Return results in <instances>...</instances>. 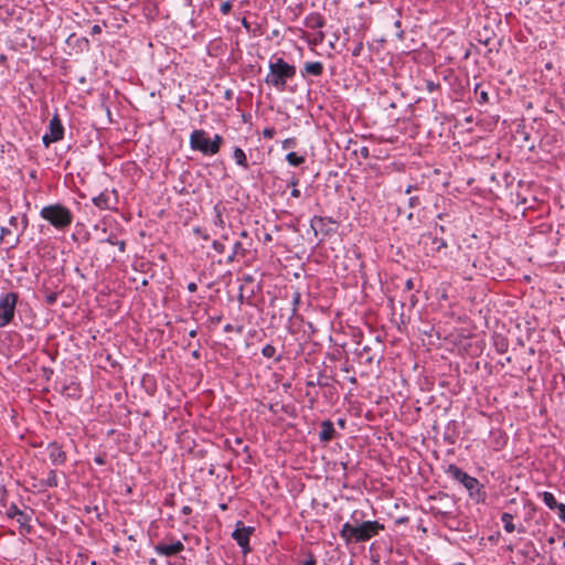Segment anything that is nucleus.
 <instances>
[{
	"label": "nucleus",
	"instance_id": "1",
	"mask_svg": "<svg viewBox=\"0 0 565 565\" xmlns=\"http://www.w3.org/2000/svg\"><path fill=\"white\" fill-rule=\"evenodd\" d=\"M297 68L295 65L289 64L282 57L273 55L269 65L268 73L265 77V83L269 87L276 88L278 92H284L287 88V82L296 76Z\"/></svg>",
	"mask_w": 565,
	"mask_h": 565
},
{
	"label": "nucleus",
	"instance_id": "2",
	"mask_svg": "<svg viewBox=\"0 0 565 565\" xmlns=\"http://www.w3.org/2000/svg\"><path fill=\"white\" fill-rule=\"evenodd\" d=\"M382 530H384V525L377 521H364L356 525L347 522L340 530V536L347 544L362 543L376 536Z\"/></svg>",
	"mask_w": 565,
	"mask_h": 565
},
{
	"label": "nucleus",
	"instance_id": "3",
	"mask_svg": "<svg viewBox=\"0 0 565 565\" xmlns=\"http://www.w3.org/2000/svg\"><path fill=\"white\" fill-rule=\"evenodd\" d=\"M445 471L450 478L461 483L468 490L472 500L477 503L486 502L487 492L484 490V486L477 478L468 475L455 463L448 465Z\"/></svg>",
	"mask_w": 565,
	"mask_h": 565
},
{
	"label": "nucleus",
	"instance_id": "4",
	"mask_svg": "<svg viewBox=\"0 0 565 565\" xmlns=\"http://www.w3.org/2000/svg\"><path fill=\"white\" fill-rule=\"evenodd\" d=\"M223 142L224 138L221 135L215 134L213 138H210L204 129H194L189 139L190 148L206 157L218 153Z\"/></svg>",
	"mask_w": 565,
	"mask_h": 565
},
{
	"label": "nucleus",
	"instance_id": "5",
	"mask_svg": "<svg viewBox=\"0 0 565 565\" xmlns=\"http://www.w3.org/2000/svg\"><path fill=\"white\" fill-rule=\"evenodd\" d=\"M40 216L61 232L67 231L74 220L72 211L61 203L43 206L40 211Z\"/></svg>",
	"mask_w": 565,
	"mask_h": 565
},
{
	"label": "nucleus",
	"instance_id": "6",
	"mask_svg": "<svg viewBox=\"0 0 565 565\" xmlns=\"http://www.w3.org/2000/svg\"><path fill=\"white\" fill-rule=\"evenodd\" d=\"M29 227V217L25 213L12 215L9 218V227L0 228V243L9 245V248H15L21 243V237Z\"/></svg>",
	"mask_w": 565,
	"mask_h": 565
},
{
	"label": "nucleus",
	"instance_id": "7",
	"mask_svg": "<svg viewBox=\"0 0 565 565\" xmlns=\"http://www.w3.org/2000/svg\"><path fill=\"white\" fill-rule=\"evenodd\" d=\"M18 301L19 294L14 291L0 296V328L8 326L13 320Z\"/></svg>",
	"mask_w": 565,
	"mask_h": 565
},
{
	"label": "nucleus",
	"instance_id": "8",
	"mask_svg": "<svg viewBox=\"0 0 565 565\" xmlns=\"http://www.w3.org/2000/svg\"><path fill=\"white\" fill-rule=\"evenodd\" d=\"M254 532L255 527L245 525L243 521H237L235 523V529L232 533V539L241 547L242 553L244 555L248 554L252 551L249 545V539L254 534Z\"/></svg>",
	"mask_w": 565,
	"mask_h": 565
},
{
	"label": "nucleus",
	"instance_id": "9",
	"mask_svg": "<svg viewBox=\"0 0 565 565\" xmlns=\"http://www.w3.org/2000/svg\"><path fill=\"white\" fill-rule=\"evenodd\" d=\"M64 131L60 115L55 113L49 122V132L42 137L43 145L47 148L51 143L61 141L64 138Z\"/></svg>",
	"mask_w": 565,
	"mask_h": 565
},
{
	"label": "nucleus",
	"instance_id": "10",
	"mask_svg": "<svg viewBox=\"0 0 565 565\" xmlns=\"http://www.w3.org/2000/svg\"><path fill=\"white\" fill-rule=\"evenodd\" d=\"M337 224V222L332 217H323L315 215L310 220V227L312 228L315 235L317 236L319 233L323 236H330L335 232L331 225Z\"/></svg>",
	"mask_w": 565,
	"mask_h": 565
},
{
	"label": "nucleus",
	"instance_id": "11",
	"mask_svg": "<svg viewBox=\"0 0 565 565\" xmlns=\"http://www.w3.org/2000/svg\"><path fill=\"white\" fill-rule=\"evenodd\" d=\"M49 458L54 466H62L66 462L67 456L57 441L47 445Z\"/></svg>",
	"mask_w": 565,
	"mask_h": 565
},
{
	"label": "nucleus",
	"instance_id": "12",
	"mask_svg": "<svg viewBox=\"0 0 565 565\" xmlns=\"http://www.w3.org/2000/svg\"><path fill=\"white\" fill-rule=\"evenodd\" d=\"M334 383H338V381L334 377L327 375L324 372H320L317 376V384L326 390V397L332 398L333 395H337Z\"/></svg>",
	"mask_w": 565,
	"mask_h": 565
},
{
	"label": "nucleus",
	"instance_id": "13",
	"mask_svg": "<svg viewBox=\"0 0 565 565\" xmlns=\"http://www.w3.org/2000/svg\"><path fill=\"white\" fill-rule=\"evenodd\" d=\"M34 514L33 509L21 510L19 514L15 516L18 523L20 524V533L23 535L30 534L33 531L31 525L32 515Z\"/></svg>",
	"mask_w": 565,
	"mask_h": 565
},
{
	"label": "nucleus",
	"instance_id": "14",
	"mask_svg": "<svg viewBox=\"0 0 565 565\" xmlns=\"http://www.w3.org/2000/svg\"><path fill=\"white\" fill-rule=\"evenodd\" d=\"M323 64L319 61H315L306 62L300 73L303 78H307V76L320 77L323 74Z\"/></svg>",
	"mask_w": 565,
	"mask_h": 565
},
{
	"label": "nucleus",
	"instance_id": "15",
	"mask_svg": "<svg viewBox=\"0 0 565 565\" xmlns=\"http://www.w3.org/2000/svg\"><path fill=\"white\" fill-rule=\"evenodd\" d=\"M319 440L321 443H329L335 437L334 425L330 419L322 420L320 424Z\"/></svg>",
	"mask_w": 565,
	"mask_h": 565
},
{
	"label": "nucleus",
	"instance_id": "16",
	"mask_svg": "<svg viewBox=\"0 0 565 565\" xmlns=\"http://www.w3.org/2000/svg\"><path fill=\"white\" fill-rule=\"evenodd\" d=\"M422 238L425 245H428V242L430 243V252L433 254L439 253L443 248L447 247V243L444 238L433 235L431 233L424 234Z\"/></svg>",
	"mask_w": 565,
	"mask_h": 565
},
{
	"label": "nucleus",
	"instance_id": "17",
	"mask_svg": "<svg viewBox=\"0 0 565 565\" xmlns=\"http://www.w3.org/2000/svg\"><path fill=\"white\" fill-rule=\"evenodd\" d=\"M303 24L308 29L317 30L324 26L326 20L321 13L311 12L305 18Z\"/></svg>",
	"mask_w": 565,
	"mask_h": 565
},
{
	"label": "nucleus",
	"instance_id": "18",
	"mask_svg": "<svg viewBox=\"0 0 565 565\" xmlns=\"http://www.w3.org/2000/svg\"><path fill=\"white\" fill-rule=\"evenodd\" d=\"M360 363L364 365H372L374 362L380 363L381 358L376 356L375 353L372 352V349L369 345H364L361 350L356 352Z\"/></svg>",
	"mask_w": 565,
	"mask_h": 565
},
{
	"label": "nucleus",
	"instance_id": "19",
	"mask_svg": "<svg viewBox=\"0 0 565 565\" xmlns=\"http://www.w3.org/2000/svg\"><path fill=\"white\" fill-rule=\"evenodd\" d=\"M61 393L72 399H79L82 396L79 383L74 381L63 385Z\"/></svg>",
	"mask_w": 565,
	"mask_h": 565
},
{
	"label": "nucleus",
	"instance_id": "20",
	"mask_svg": "<svg viewBox=\"0 0 565 565\" xmlns=\"http://www.w3.org/2000/svg\"><path fill=\"white\" fill-rule=\"evenodd\" d=\"M92 201L99 210H110L113 207L110 203V194L107 190L93 198Z\"/></svg>",
	"mask_w": 565,
	"mask_h": 565
},
{
	"label": "nucleus",
	"instance_id": "21",
	"mask_svg": "<svg viewBox=\"0 0 565 565\" xmlns=\"http://www.w3.org/2000/svg\"><path fill=\"white\" fill-rule=\"evenodd\" d=\"M225 212L224 205L220 202L213 206V224L218 228L225 227V220L223 213Z\"/></svg>",
	"mask_w": 565,
	"mask_h": 565
},
{
	"label": "nucleus",
	"instance_id": "22",
	"mask_svg": "<svg viewBox=\"0 0 565 565\" xmlns=\"http://www.w3.org/2000/svg\"><path fill=\"white\" fill-rule=\"evenodd\" d=\"M457 438H458L457 425H456V422L452 420L446 427V430L444 433V440L448 445H455L457 443Z\"/></svg>",
	"mask_w": 565,
	"mask_h": 565
},
{
	"label": "nucleus",
	"instance_id": "23",
	"mask_svg": "<svg viewBox=\"0 0 565 565\" xmlns=\"http://www.w3.org/2000/svg\"><path fill=\"white\" fill-rule=\"evenodd\" d=\"M233 159L235 160V162L239 167H242L244 169H248L249 168L246 153L244 152V150L242 148H239V147H235L234 148V150H233Z\"/></svg>",
	"mask_w": 565,
	"mask_h": 565
},
{
	"label": "nucleus",
	"instance_id": "24",
	"mask_svg": "<svg viewBox=\"0 0 565 565\" xmlns=\"http://www.w3.org/2000/svg\"><path fill=\"white\" fill-rule=\"evenodd\" d=\"M153 548H154V552L161 556L171 557V556L177 555L173 551V546L171 543L166 544V543L160 542V543L156 544Z\"/></svg>",
	"mask_w": 565,
	"mask_h": 565
},
{
	"label": "nucleus",
	"instance_id": "25",
	"mask_svg": "<svg viewBox=\"0 0 565 565\" xmlns=\"http://www.w3.org/2000/svg\"><path fill=\"white\" fill-rule=\"evenodd\" d=\"M501 522L503 523V529L508 533H512L516 530V525L513 523V515L509 512H503L501 514Z\"/></svg>",
	"mask_w": 565,
	"mask_h": 565
},
{
	"label": "nucleus",
	"instance_id": "26",
	"mask_svg": "<svg viewBox=\"0 0 565 565\" xmlns=\"http://www.w3.org/2000/svg\"><path fill=\"white\" fill-rule=\"evenodd\" d=\"M539 497L542 499V501L550 510H555V507H557L558 504L557 500L555 499L552 492L543 491L539 493Z\"/></svg>",
	"mask_w": 565,
	"mask_h": 565
},
{
	"label": "nucleus",
	"instance_id": "27",
	"mask_svg": "<svg viewBox=\"0 0 565 565\" xmlns=\"http://www.w3.org/2000/svg\"><path fill=\"white\" fill-rule=\"evenodd\" d=\"M494 348L498 353H500V354L505 353L509 349L508 339L502 335L495 337L494 338Z\"/></svg>",
	"mask_w": 565,
	"mask_h": 565
},
{
	"label": "nucleus",
	"instance_id": "28",
	"mask_svg": "<svg viewBox=\"0 0 565 565\" xmlns=\"http://www.w3.org/2000/svg\"><path fill=\"white\" fill-rule=\"evenodd\" d=\"M250 243L249 244H244L243 242L241 241H237L234 243L233 245V250L239 255L241 258H244L247 256V254L249 253V247H250Z\"/></svg>",
	"mask_w": 565,
	"mask_h": 565
},
{
	"label": "nucleus",
	"instance_id": "29",
	"mask_svg": "<svg viewBox=\"0 0 565 565\" xmlns=\"http://www.w3.org/2000/svg\"><path fill=\"white\" fill-rule=\"evenodd\" d=\"M286 161L292 167H298L306 161V158L303 156L298 154L297 152L291 151L287 153Z\"/></svg>",
	"mask_w": 565,
	"mask_h": 565
},
{
	"label": "nucleus",
	"instance_id": "30",
	"mask_svg": "<svg viewBox=\"0 0 565 565\" xmlns=\"http://www.w3.org/2000/svg\"><path fill=\"white\" fill-rule=\"evenodd\" d=\"M262 354L264 358H267V359H275V362H280L281 361V355H277L276 356V348L271 344H266L263 349H262Z\"/></svg>",
	"mask_w": 565,
	"mask_h": 565
},
{
	"label": "nucleus",
	"instance_id": "31",
	"mask_svg": "<svg viewBox=\"0 0 565 565\" xmlns=\"http://www.w3.org/2000/svg\"><path fill=\"white\" fill-rule=\"evenodd\" d=\"M475 94L478 95V103L479 104H487L489 103V94L487 90L482 89V85L480 83L475 85Z\"/></svg>",
	"mask_w": 565,
	"mask_h": 565
},
{
	"label": "nucleus",
	"instance_id": "32",
	"mask_svg": "<svg viewBox=\"0 0 565 565\" xmlns=\"http://www.w3.org/2000/svg\"><path fill=\"white\" fill-rule=\"evenodd\" d=\"M103 242H106V243H108V244H110V245H116V246H118V248H119V250H120L121 253H124V252L126 250V242H125V241H119V239L117 238L116 234H114V233H110V234L108 235V237H107V238H105Z\"/></svg>",
	"mask_w": 565,
	"mask_h": 565
},
{
	"label": "nucleus",
	"instance_id": "33",
	"mask_svg": "<svg viewBox=\"0 0 565 565\" xmlns=\"http://www.w3.org/2000/svg\"><path fill=\"white\" fill-rule=\"evenodd\" d=\"M3 507L6 508V515L9 519H14L21 511L15 503H11L9 505L3 504Z\"/></svg>",
	"mask_w": 565,
	"mask_h": 565
},
{
	"label": "nucleus",
	"instance_id": "34",
	"mask_svg": "<svg viewBox=\"0 0 565 565\" xmlns=\"http://www.w3.org/2000/svg\"><path fill=\"white\" fill-rule=\"evenodd\" d=\"M297 565H317V558L312 552L308 551L306 553V559L299 561Z\"/></svg>",
	"mask_w": 565,
	"mask_h": 565
},
{
	"label": "nucleus",
	"instance_id": "35",
	"mask_svg": "<svg viewBox=\"0 0 565 565\" xmlns=\"http://www.w3.org/2000/svg\"><path fill=\"white\" fill-rule=\"evenodd\" d=\"M300 300H301V294L296 290L292 292V297H291V302H292V316L296 315L297 310H298V306L300 303Z\"/></svg>",
	"mask_w": 565,
	"mask_h": 565
},
{
	"label": "nucleus",
	"instance_id": "36",
	"mask_svg": "<svg viewBox=\"0 0 565 565\" xmlns=\"http://www.w3.org/2000/svg\"><path fill=\"white\" fill-rule=\"evenodd\" d=\"M425 88L429 93L439 92L440 90V84L436 83V82H434L431 79H425Z\"/></svg>",
	"mask_w": 565,
	"mask_h": 565
},
{
	"label": "nucleus",
	"instance_id": "37",
	"mask_svg": "<svg viewBox=\"0 0 565 565\" xmlns=\"http://www.w3.org/2000/svg\"><path fill=\"white\" fill-rule=\"evenodd\" d=\"M45 484L51 488L57 487V477L55 470H51L49 472V477L45 481Z\"/></svg>",
	"mask_w": 565,
	"mask_h": 565
},
{
	"label": "nucleus",
	"instance_id": "38",
	"mask_svg": "<svg viewBox=\"0 0 565 565\" xmlns=\"http://www.w3.org/2000/svg\"><path fill=\"white\" fill-rule=\"evenodd\" d=\"M422 204L419 195H413L408 199L407 205L409 209H415Z\"/></svg>",
	"mask_w": 565,
	"mask_h": 565
},
{
	"label": "nucleus",
	"instance_id": "39",
	"mask_svg": "<svg viewBox=\"0 0 565 565\" xmlns=\"http://www.w3.org/2000/svg\"><path fill=\"white\" fill-rule=\"evenodd\" d=\"M212 248L218 254H223L225 252V245L218 239H214L212 242Z\"/></svg>",
	"mask_w": 565,
	"mask_h": 565
},
{
	"label": "nucleus",
	"instance_id": "40",
	"mask_svg": "<svg viewBox=\"0 0 565 565\" xmlns=\"http://www.w3.org/2000/svg\"><path fill=\"white\" fill-rule=\"evenodd\" d=\"M57 292H49L45 295V303L49 306H53L57 300Z\"/></svg>",
	"mask_w": 565,
	"mask_h": 565
},
{
	"label": "nucleus",
	"instance_id": "41",
	"mask_svg": "<svg viewBox=\"0 0 565 565\" xmlns=\"http://www.w3.org/2000/svg\"><path fill=\"white\" fill-rule=\"evenodd\" d=\"M233 4L231 1H225L221 4L220 11L222 14L227 15L232 11Z\"/></svg>",
	"mask_w": 565,
	"mask_h": 565
},
{
	"label": "nucleus",
	"instance_id": "42",
	"mask_svg": "<svg viewBox=\"0 0 565 565\" xmlns=\"http://www.w3.org/2000/svg\"><path fill=\"white\" fill-rule=\"evenodd\" d=\"M444 81H447L449 82L450 84H452V81L454 82H457L458 81V77L455 76L454 74V71L452 70H447L444 74Z\"/></svg>",
	"mask_w": 565,
	"mask_h": 565
},
{
	"label": "nucleus",
	"instance_id": "43",
	"mask_svg": "<svg viewBox=\"0 0 565 565\" xmlns=\"http://www.w3.org/2000/svg\"><path fill=\"white\" fill-rule=\"evenodd\" d=\"M394 26L396 29V36L399 39V40H403L404 39V31L402 29V22L399 19H397L395 22H394Z\"/></svg>",
	"mask_w": 565,
	"mask_h": 565
},
{
	"label": "nucleus",
	"instance_id": "44",
	"mask_svg": "<svg viewBox=\"0 0 565 565\" xmlns=\"http://www.w3.org/2000/svg\"><path fill=\"white\" fill-rule=\"evenodd\" d=\"M555 510L557 511L558 518L561 521L565 523V504L558 503L557 507H555Z\"/></svg>",
	"mask_w": 565,
	"mask_h": 565
},
{
	"label": "nucleus",
	"instance_id": "45",
	"mask_svg": "<svg viewBox=\"0 0 565 565\" xmlns=\"http://www.w3.org/2000/svg\"><path fill=\"white\" fill-rule=\"evenodd\" d=\"M529 547H531V548H532L533 556H530V551H529V550H525V551L523 552V554H524L525 556L530 557L532 561H534V557L539 556L540 554H539V552L536 551V548L534 547V545H533V543H532V542H530V543H529Z\"/></svg>",
	"mask_w": 565,
	"mask_h": 565
},
{
	"label": "nucleus",
	"instance_id": "46",
	"mask_svg": "<svg viewBox=\"0 0 565 565\" xmlns=\"http://www.w3.org/2000/svg\"><path fill=\"white\" fill-rule=\"evenodd\" d=\"M171 544L173 546V551H174L175 554H179V553H181L184 550L183 543L181 541H179V540L172 542Z\"/></svg>",
	"mask_w": 565,
	"mask_h": 565
},
{
	"label": "nucleus",
	"instance_id": "47",
	"mask_svg": "<svg viewBox=\"0 0 565 565\" xmlns=\"http://www.w3.org/2000/svg\"><path fill=\"white\" fill-rule=\"evenodd\" d=\"M362 50H363V43L361 41H359L355 44L354 49L352 50V55L353 56H360Z\"/></svg>",
	"mask_w": 565,
	"mask_h": 565
},
{
	"label": "nucleus",
	"instance_id": "48",
	"mask_svg": "<svg viewBox=\"0 0 565 565\" xmlns=\"http://www.w3.org/2000/svg\"><path fill=\"white\" fill-rule=\"evenodd\" d=\"M296 146V139L295 138H288L282 141V148L288 149Z\"/></svg>",
	"mask_w": 565,
	"mask_h": 565
},
{
	"label": "nucleus",
	"instance_id": "49",
	"mask_svg": "<svg viewBox=\"0 0 565 565\" xmlns=\"http://www.w3.org/2000/svg\"><path fill=\"white\" fill-rule=\"evenodd\" d=\"M194 233L198 234L203 241L210 239V235L205 231H202L200 227L194 228Z\"/></svg>",
	"mask_w": 565,
	"mask_h": 565
},
{
	"label": "nucleus",
	"instance_id": "50",
	"mask_svg": "<svg viewBox=\"0 0 565 565\" xmlns=\"http://www.w3.org/2000/svg\"><path fill=\"white\" fill-rule=\"evenodd\" d=\"M275 132H276V131H275V129H274V128H265V129L263 130V136H264L265 138L271 139V138L275 136Z\"/></svg>",
	"mask_w": 565,
	"mask_h": 565
},
{
	"label": "nucleus",
	"instance_id": "51",
	"mask_svg": "<svg viewBox=\"0 0 565 565\" xmlns=\"http://www.w3.org/2000/svg\"><path fill=\"white\" fill-rule=\"evenodd\" d=\"M237 258H239V255H237L233 249H232V253L227 255L226 257V263L227 264H232L234 263Z\"/></svg>",
	"mask_w": 565,
	"mask_h": 565
},
{
	"label": "nucleus",
	"instance_id": "52",
	"mask_svg": "<svg viewBox=\"0 0 565 565\" xmlns=\"http://www.w3.org/2000/svg\"><path fill=\"white\" fill-rule=\"evenodd\" d=\"M94 461L97 465L103 466V465L106 463V456L105 455H97V456H95Z\"/></svg>",
	"mask_w": 565,
	"mask_h": 565
},
{
	"label": "nucleus",
	"instance_id": "53",
	"mask_svg": "<svg viewBox=\"0 0 565 565\" xmlns=\"http://www.w3.org/2000/svg\"><path fill=\"white\" fill-rule=\"evenodd\" d=\"M42 372H43V375L45 376L46 380H50L51 376L53 375V369L51 367H46V366H43L42 367Z\"/></svg>",
	"mask_w": 565,
	"mask_h": 565
},
{
	"label": "nucleus",
	"instance_id": "54",
	"mask_svg": "<svg viewBox=\"0 0 565 565\" xmlns=\"http://www.w3.org/2000/svg\"><path fill=\"white\" fill-rule=\"evenodd\" d=\"M298 183H299V178L294 174L290 178V180L288 181V186H291L294 189V188H297Z\"/></svg>",
	"mask_w": 565,
	"mask_h": 565
},
{
	"label": "nucleus",
	"instance_id": "55",
	"mask_svg": "<svg viewBox=\"0 0 565 565\" xmlns=\"http://www.w3.org/2000/svg\"><path fill=\"white\" fill-rule=\"evenodd\" d=\"M414 281L412 278H408L406 281H405V291H411L414 289Z\"/></svg>",
	"mask_w": 565,
	"mask_h": 565
},
{
	"label": "nucleus",
	"instance_id": "56",
	"mask_svg": "<svg viewBox=\"0 0 565 565\" xmlns=\"http://www.w3.org/2000/svg\"><path fill=\"white\" fill-rule=\"evenodd\" d=\"M186 288H188V290H189L190 292H195V291L198 290V285H196V282L191 281V282H189V284H188V287H186Z\"/></svg>",
	"mask_w": 565,
	"mask_h": 565
},
{
	"label": "nucleus",
	"instance_id": "57",
	"mask_svg": "<svg viewBox=\"0 0 565 565\" xmlns=\"http://www.w3.org/2000/svg\"><path fill=\"white\" fill-rule=\"evenodd\" d=\"M99 33H102V26H100V25H98V24H94V25L92 26L90 34H93V35H94V34H99Z\"/></svg>",
	"mask_w": 565,
	"mask_h": 565
},
{
	"label": "nucleus",
	"instance_id": "58",
	"mask_svg": "<svg viewBox=\"0 0 565 565\" xmlns=\"http://www.w3.org/2000/svg\"><path fill=\"white\" fill-rule=\"evenodd\" d=\"M181 513L183 515H190L192 513V508L190 505H184L182 509H181Z\"/></svg>",
	"mask_w": 565,
	"mask_h": 565
},
{
	"label": "nucleus",
	"instance_id": "59",
	"mask_svg": "<svg viewBox=\"0 0 565 565\" xmlns=\"http://www.w3.org/2000/svg\"><path fill=\"white\" fill-rule=\"evenodd\" d=\"M418 190V186L416 184H409L407 185V188L405 189V193L406 194H411L413 191H416Z\"/></svg>",
	"mask_w": 565,
	"mask_h": 565
},
{
	"label": "nucleus",
	"instance_id": "60",
	"mask_svg": "<svg viewBox=\"0 0 565 565\" xmlns=\"http://www.w3.org/2000/svg\"><path fill=\"white\" fill-rule=\"evenodd\" d=\"M290 195H291L292 198L298 199V198L301 195V193H300V191H299L297 188H294V189L291 190V192H290Z\"/></svg>",
	"mask_w": 565,
	"mask_h": 565
},
{
	"label": "nucleus",
	"instance_id": "61",
	"mask_svg": "<svg viewBox=\"0 0 565 565\" xmlns=\"http://www.w3.org/2000/svg\"><path fill=\"white\" fill-rule=\"evenodd\" d=\"M360 152L363 158H369V149L366 147H362Z\"/></svg>",
	"mask_w": 565,
	"mask_h": 565
},
{
	"label": "nucleus",
	"instance_id": "62",
	"mask_svg": "<svg viewBox=\"0 0 565 565\" xmlns=\"http://www.w3.org/2000/svg\"><path fill=\"white\" fill-rule=\"evenodd\" d=\"M480 43H482L483 45L486 46H489L492 42V39L491 38H487L484 40H479Z\"/></svg>",
	"mask_w": 565,
	"mask_h": 565
},
{
	"label": "nucleus",
	"instance_id": "63",
	"mask_svg": "<svg viewBox=\"0 0 565 565\" xmlns=\"http://www.w3.org/2000/svg\"><path fill=\"white\" fill-rule=\"evenodd\" d=\"M306 385H307L308 387H315V386H318V384H317V380H316V381H313V380H308V381L306 382Z\"/></svg>",
	"mask_w": 565,
	"mask_h": 565
},
{
	"label": "nucleus",
	"instance_id": "64",
	"mask_svg": "<svg viewBox=\"0 0 565 565\" xmlns=\"http://www.w3.org/2000/svg\"><path fill=\"white\" fill-rule=\"evenodd\" d=\"M147 565H158V562L156 558H150L148 562H147Z\"/></svg>",
	"mask_w": 565,
	"mask_h": 565
}]
</instances>
